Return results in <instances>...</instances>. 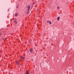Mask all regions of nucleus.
<instances>
[{
	"instance_id": "8",
	"label": "nucleus",
	"mask_w": 74,
	"mask_h": 74,
	"mask_svg": "<svg viewBox=\"0 0 74 74\" xmlns=\"http://www.w3.org/2000/svg\"><path fill=\"white\" fill-rule=\"evenodd\" d=\"M15 16H18V13H16L15 14Z\"/></svg>"
},
{
	"instance_id": "4",
	"label": "nucleus",
	"mask_w": 74,
	"mask_h": 74,
	"mask_svg": "<svg viewBox=\"0 0 74 74\" xmlns=\"http://www.w3.org/2000/svg\"><path fill=\"white\" fill-rule=\"evenodd\" d=\"M29 51L31 53H33V49H29Z\"/></svg>"
},
{
	"instance_id": "13",
	"label": "nucleus",
	"mask_w": 74,
	"mask_h": 74,
	"mask_svg": "<svg viewBox=\"0 0 74 74\" xmlns=\"http://www.w3.org/2000/svg\"><path fill=\"white\" fill-rule=\"evenodd\" d=\"M35 3H33V4H32V5H34V4Z\"/></svg>"
},
{
	"instance_id": "12",
	"label": "nucleus",
	"mask_w": 74,
	"mask_h": 74,
	"mask_svg": "<svg viewBox=\"0 0 74 74\" xmlns=\"http://www.w3.org/2000/svg\"><path fill=\"white\" fill-rule=\"evenodd\" d=\"M50 21H47V23H48V22H49Z\"/></svg>"
},
{
	"instance_id": "14",
	"label": "nucleus",
	"mask_w": 74,
	"mask_h": 74,
	"mask_svg": "<svg viewBox=\"0 0 74 74\" xmlns=\"http://www.w3.org/2000/svg\"><path fill=\"white\" fill-rule=\"evenodd\" d=\"M16 8H18V6H17L16 7Z\"/></svg>"
},
{
	"instance_id": "11",
	"label": "nucleus",
	"mask_w": 74,
	"mask_h": 74,
	"mask_svg": "<svg viewBox=\"0 0 74 74\" xmlns=\"http://www.w3.org/2000/svg\"><path fill=\"white\" fill-rule=\"evenodd\" d=\"M57 8H58V10H60V8L58 6V7H57Z\"/></svg>"
},
{
	"instance_id": "10",
	"label": "nucleus",
	"mask_w": 74,
	"mask_h": 74,
	"mask_svg": "<svg viewBox=\"0 0 74 74\" xmlns=\"http://www.w3.org/2000/svg\"><path fill=\"white\" fill-rule=\"evenodd\" d=\"M49 24L50 25H51V24H52V23H51V21L49 22Z\"/></svg>"
},
{
	"instance_id": "1",
	"label": "nucleus",
	"mask_w": 74,
	"mask_h": 74,
	"mask_svg": "<svg viewBox=\"0 0 74 74\" xmlns=\"http://www.w3.org/2000/svg\"><path fill=\"white\" fill-rule=\"evenodd\" d=\"M20 58L21 60H24L25 59V57H23V56H21Z\"/></svg>"
},
{
	"instance_id": "6",
	"label": "nucleus",
	"mask_w": 74,
	"mask_h": 74,
	"mask_svg": "<svg viewBox=\"0 0 74 74\" xmlns=\"http://www.w3.org/2000/svg\"><path fill=\"white\" fill-rule=\"evenodd\" d=\"M16 63L18 65L19 64V62L18 61H16Z\"/></svg>"
},
{
	"instance_id": "3",
	"label": "nucleus",
	"mask_w": 74,
	"mask_h": 74,
	"mask_svg": "<svg viewBox=\"0 0 74 74\" xmlns=\"http://www.w3.org/2000/svg\"><path fill=\"white\" fill-rule=\"evenodd\" d=\"M27 7L28 8V10L29 11V10H30V6L28 5L27 6Z\"/></svg>"
},
{
	"instance_id": "5",
	"label": "nucleus",
	"mask_w": 74,
	"mask_h": 74,
	"mask_svg": "<svg viewBox=\"0 0 74 74\" xmlns=\"http://www.w3.org/2000/svg\"><path fill=\"white\" fill-rule=\"evenodd\" d=\"M29 71H26V74H29Z\"/></svg>"
},
{
	"instance_id": "7",
	"label": "nucleus",
	"mask_w": 74,
	"mask_h": 74,
	"mask_svg": "<svg viewBox=\"0 0 74 74\" xmlns=\"http://www.w3.org/2000/svg\"><path fill=\"white\" fill-rule=\"evenodd\" d=\"M59 19H60V17H58L57 18V19H58V21H59Z\"/></svg>"
},
{
	"instance_id": "9",
	"label": "nucleus",
	"mask_w": 74,
	"mask_h": 74,
	"mask_svg": "<svg viewBox=\"0 0 74 74\" xmlns=\"http://www.w3.org/2000/svg\"><path fill=\"white\" fill-rule=\"evenodd\" d=\"M27 14H29V11H28L27 12Z\"/></svg>"
},
{
	"instance_id": "2",
	"label": "nucleus",
	"mask_w": 74,
	"mask_h": 74,
	"mask_svg": "<svg viewBox=\"0 0 74 74\" xmlns=\"http://www.w3.org/2000/svg\"><path fill=\"white\" fill-rule=\"evenodd\" d=\"M14 23H15L16 24H17V22L16 21V19L15 18V19H14Z\"/></svg>"
},
{
	"instance_id": "15",
	"label": "nucleus",
	"mask_w": 74,
	"mask_h": 74,
	"mask_svg": "<svg viewBox=\"0 0 74 74\" xmlns=\"http://www.w3.org/2000/svg\"><path fill=\"white\" fill-rule=\"evenodd\" d=\"M8 11H9V9H8Z\"/></svg>"
}]
</instances>
